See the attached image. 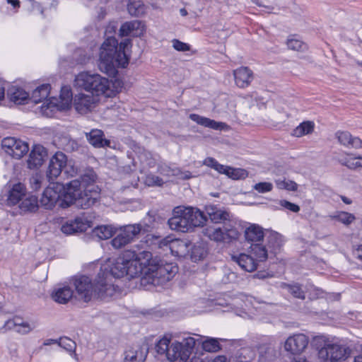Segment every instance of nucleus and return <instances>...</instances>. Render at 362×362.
<instances>
[{"label": "nucleus", "instance_id": "nucleus-1", "mask_svg": "<svg viewBox=\"0 0 362 362\" xmlns=\"http://www.w3.org/2000/svg\"><path fill=\"white\" fill-rule=\"evenodd\" d=\"M151 252L146 250L136 252L132 250L124 251L111 265L100 267L98 279L108 282L110 277L121 278L128 276L134 278L143 274V267L149 259Z\"/></svg>", "mask_w": 362, "mask_h": 362}, {"label": "nucleus", "instance_id": "nucleus-2", "mask_svg": "<svg viewBox=\"0 0 362 362\" xmlns=\"http://www.w3.org/2000/svg\"><path fill=\"white\" fill-rule=\"evenodd\" d=\"M132 46L130 39L122 40L118 47L117 40L114 37H108L100 47L98 60L99 69L111 77L117 74V69L125 68L129 61L126 50Z\"/></svg>", "mask_w": 362, "mask_h": 362}, {"label": "nucleus", "instance_id": "nucleus-3", "mask_svg": "<svg viewBox=\"0 0 362 362\" xmlns=\"http://www.w3.org/2000/svg\"><path fill=\"white\" fill-rule=\"evenodd\" d=\"M171 335L166 334L156 344L157 354L165 355L170 361L186 362L196 344V340L192 337H185L182 341H175L170 344Z\"/></svg>", "mask_w": 362, "mask_h": 362}, {"label": "nucleus", "instance_id": "nucleus-4", "mask_svg": "<svg viewBox=\"0 0 362 362\" xmlns=\"http://www.w3.org/2000/svg\"><path fill=\"white\" fill-rule=\"evenodd\" d=\"M206 211L212 222H223L222 227L206 228V235L211 240L216 242L230 243L238 238L239 232L229 221L230 215L228 212L213 206H207Z\"/></svg>", "mask_w": 362, "mask_h": 362}, {"label": "nucleus", "instance_id": "nucleus-5", "mask_svg": "<svg viewBox=\"0 0 362 362\" xmlns=\"http://www.w3.org/2000/svg\"><path fill=\"white\" fill-rule=\"evenodd\" d=\"M206 221V217L199 209L179 206L173 210V216L168 223L171 230L185 233L202 226Z\"/></svg>", "mask_w": 362, "mask_h": 362}, {"label": "nucleus", "instance_id": "nucleus-6", "mask_svg": "<svg viewBox=\"0 0 362 362\" xmlns=\"http://www.w3.org/2000/svg\"><path fill=\"white\" fill-rule=\"evenodd\" d=\"M76 87L90 92L92 95H103L107 98L114 95L112 82L101 75L90 71H82L75 78Z\"/></svg>", "mask_w": 362, "mask_h": 362}, {"label": "nucleus", "instance_id": "nucleus-7", "mask_svg": "<svg viewBox=\"0 0 362 362\" xmlns=\"http://www.w3.org/2000/svg\"><path fill=\"white\" fill-rule=\"evenodd\" d=\"M143 267V274L151 279V284H163L170 281L178 272L175 263L167 262L163 259H153L152 254Z\"/></svg>", "mask_w": 362, "mask_h": 362}, {"label": "nucleus", "instance_id": "nucleus-8", "mask_svg": "<svg viewBox=\"0 0 362 362\" xmlns=\"http://www.w3.org/2000/svg\"><path fill=\"white\" fill-rule=\"evenodd\" d=\"M74 285L78 296L85 302L90 301L93 296L103 298L112 286L111 284H106L105 281L99 279L98 274L94 284L88 276H80L74 279Z\"/></svg>", "mask_w": 362, "mask_h": 362}, {"label": "nucleus", "instance_id": "nucleus-9", "mask_svg": "<svg viewBox=\"0 0 362 362\" xmlns=\"http://www.w3.org/2000/svg\"><path fill=\"white\" fill-rule=\"evenodd\" d=\"M96 175L92 170H87L84 174L80 176L79 178L71 180L66 184L64 192H66V199L68 202H71L74 199L75 195H78L83 190L89 191L90 189H95L100 191L98 185H95Z\"/></svg>", "mask_w": 362, "mask_h": 362}, {"label": "nucleus", "instance_id": "nucleus-10", "mask_svg": "<svg viewBox=\"0 0 362 362\" xmlns=\"http://www.w3.org/2000/svg\"><path fill=\"white\" fill-rule=\"evenodd\" d=\"M72 198L74 199V197ZM99 199L100 191H95V189H90L88 192L83 190L78 195H75L74 199L69 202L66 199V192H64L61 206L66 208L71 204H75L77 207L86 209L95 205L99 201Z\"/></svg>", "mask_w": 362, "mask_h": 362}, {"label": "nucleus", "instance_id": "nucleus-11", "mask_svg": "<svg viewBox=\"0 0 362 362\" xmlns=\"http://www.w3.org/2000/svg\"><path fill=\"white\" fill-rule=\"evenodd\" d=\"M351 354V350L344 346L336 344H327L319 350V357L331 362L344 361Z\"/></svg>", "mask_w": 362, "mask_h": 362}, {"label": "nucleus", "instance_id": "nucleus-12", "mask_svg": "<svg viewBox=\"0 0 362 362\" xmlns=\"http://www.w3.org/2000/svg\"><path fill=\"white\" fill-rule=\"evenodd\" d=\"M1 147L4 151L13 158L20 159L29 150L28 144L14 137H6L1 141Z\"/></svg>", "mask_w": 362, "mask_h": 362}, {"label": "nucleus", "instance_id": "nucleus-13", "mask_svg": "<svg viewBox=\"0 0 362 362\" xmlns=\"http://www.w3.org/2000/svg\"><path fill=\"white\" fill-rule=\"evenodd\" d=\"M309 339L306 335L296 334L288 337L284 344V349L293 355H299L305 351Z\"/></svg>", "mask_w": 362, "mask_h": 362}, {"label": "nucleus", "instance_id": "nucleus-14", "mask_svg": "<svg viewBox=\"0 0 362 362\" xmlns=\"http://www.w3.org/2000/svg\"><path fill=\"white\" fill-rule=\"evenodd\" d=\"M66 156L62 152H57L50 159L47 176L50 182L54 180L61 174L66 166Z\"/></svg>", "mask_w": 362, "mask_h": 362}, {"label": "nucleus", "instance_id": "nucleus-15", "mask_svg": "<svg viewBox=\"0 0 362 362\" xmlns=\"http://www.w3.org/2000/svg\"><path fill=\"white\" fill-rule=\"evenodd\" d=\"M95 100L93 95L78 93L74 98V106L76 112L83 115L90 112L95 107Z\"/></svg>", "mask_w": 362, "mask_h": 362}, {"label": "nucleus", "instance_id": "nucleus-16", "mask_svg": "<svg viewBox=\"0 0 362 362\" xmlns=\"http://www.w3.org/2000/svg\"><path fill=\"white\" fill-rule=\"evenodd\" d=\"M26 187L21 183H15L8 186L6 202L8 206L18 204L26 196Z\"/></svg>", "mask_w": 362, "mask_h": 362}, {"label": "nucleus", "instance_id": "nucleus-17", "mask_svg": "<svg viewBox=\"0 0 362 362\" xmlns=\"http://www.w3.org/2000/svg\"><path fill=\"white\" fill-rule=\"evenodd\" d=\"M47 156V149L40 144L33 146L28 159V166L30 169L41 166Z\"/></svg>", "mask_w": 362, "mask_h": 362}, {"label": "nucleus", "instance_id": "nucleus-18", "mask_svg": "<svg viewBox=\"0 0 362 362\" xmlns=\"http://www.w3.org/2000/svg\"><path fill=\"white\" fill-rule=\"evenodd\" d=\"M148 354L146 345H134L124 351V362H144Z\"/></svg>", "mask_w": 362, "mask_h": 362}, {"label": "nucleus", "instance_id": "nucleus-19", "mask_svg": "<svg viewBox=\"0 0 362 362\" xmlns=\"http://www.w3.org/2000/svg\"><path fill=\"white\" fill-rule=\"evenodd\" d=\"M145 27L140 21L134 20L124 23L119 28V35L139 37L144 33Z\"/></svg>", "mask_w": 362, "mask_h": 362}, {"label": "nucleus", "instance_id": "nucleus-20", "mask_svg": "<svg viewBox=\"0 0 362 362\" xmlns=\"http://www.w3.org/2000/svg\"><path fill=\"white\" fill-rule=\"evenodd\" d=\"M63 200V194L61 195L57 190L52 187H47L40 198V204L46 209H52L55 204L59 202L61 206Z\"/></svg>", "mask_w": 362, "mask_h": 362}, {"label": "nucleus", "instance_id": "nucleus-21", "mask_svg": "<svg viewBox=\"0 0 362 362\" xmlns=\"http://www.w3.org/2000/svg\"><path fill=\"white\" fill-rule=\"evenodd\" d=\"M173 238L170 236L161 238L160 236L148 234L146 236V243L152 250H162L167 253L170 250V245Z\"/></svg>", "mask_w": 362, "mask_h": 362}, {"label": "nucleus", "instance_id": "nucleus-22", "mask_svg": "<svg viewBox=\"0 0 362 362\" xmlns=\"http://www.w3.org/2000/svg\"><path fill=\"white\" fill-rule=\"evenodd\" d=\"M89 227L88 221H83L81 217H76L74 221H70L63 224L61 230L64 234L71 235L85 231Z\"/></svg>", "mask_w": 362, "mask_h": 362}, {"label": "nucleus", "instance_id": "nucleus-23", "mask_svg": "<svg viewBox=\"0 0 362 362\" xmlns=\"http://www.w3.org/2000/svg\"><path fill=\"white\" fill-rule=\"evenodd\" d=\"M235 84L244 88L247 87L253 80V73L248 67L241 66L233 71Z\"/></svg>", "mask_w": 362, "mask_h": 362}, {"label": "nucleus", "instance_id": "nucleus-24", "mask_svg": "<svg viewBox=\"0 0 362 362\" xmlns=\"http://www.w3.org/2000/svg\"><path fill=\"white\" fill-rule=\"evenodd\" d=\"M232 259L236 262L243 270L252 272L257 269L258 262L251 255L241 253L238 255H233Z\"/></svg>", "mask_w": 362, "mask_h": 362}, {"label": "nucleus", "instance_id": "nucleus-25", "mask_svg": "<svg viewBox=\"0 0 362 362\" xmlns=\"http://www.w3.org/2000/svg\"><path fill=\"white\" fill-rule=\"evenodd\" d=\"M335 136L339 143L346 147L361 148L362 140L358 137L352 136L349 132L337 131Z\"/></svg>", "mask_w": 362, "mask_h": 362}, {"label": "nucleus", "instance_id": "nucleus-26", "mask_svg": "<svg viewBox=\"0 0 362 362\" xmlns=\"http://www.w3.org/2000/svg\"><path fill=\"white\" fill-rule=\"evenodd\" d=\"M7 96L15 104L21 105L30 100L29 94L22 88L11 86L7 90Z\"/></svg>", "mask_w": 362, "mask_h": 362}, {"label": "nucleus", "instance_id": "nucleus-27", "mask_svg": "<svg viewBox=\"0 0 362 362\" xmlns=\"http://www.w3.org/2000/svg\"><path fill=\"white\" fill-rule=\"evenodd\" d=\"M189 248L190 243L189 241L173 238L169 252L177 257H185L188 255Z\"/></svg>", "mask_w": 362, "mask_h": 362}, {"label": "nucleus", "instance_id": "nucleus-28", "mask_svg": "<svg viewBox=\"0 0 362 362\" xmlns=\"http://www.w3.org/2000/svg\"><path fill=\"white\" fill-rule=\"evenodd\" d=\"M264 234L262 227L256 224H252L245 230V238L247 243H258L264 238Z\"/></svg>", "mask_w": 362, "mask_h": 362}, {"label": "nucleus", "instance_id": "nucleus-29", "mask_svg": "<svg viewBox=\"0 0 362 362\" xmlns=\"http://www.w3.org/2000/svg\"><path fill=\"white\" fill-rule=\"evenodd\" d=\"M73 296V291L69 286L56 288L52 293V299L61 304L66 303Z\"/></svg>", "mask_w": 362, "mask_h": 362}, {"label": "nucleus", "instance_id": "nucleus-30", "mask_svg": "<svg viewBox=\"0 0 362 362\" xmlns=\"http://www.w3.org/2000/svg\"><path fill=\"white\" fill-rule=\"evenodd\" d=\"M103 132L100 129H92L90 132L86 133V137L90 144L95 147H104L110 144L108 140L103 139Z\"/></svg>", "mask_w": 362, "mask_h": 362}, {"label": "nucleus", "instance_id": "nucleus-31", "mask_svg": "<svg viewBox=\"0 0 362 362\" xmlns=\"http://www.w3.org/2000/svg\"><path fill=\"white\" fill-rule=\"evenodd\" d=\"M189 119L199 125L205 127L211 128L213 129H221L226 126L225 123L216 122L209 118L199 115L197 114H190Z\"/></svg>", "mask_w": 362, "mask_h": 362}, {"label": "nucleus", "instance_id": "nucleus-32", "mask_svg": "<svg viewBox=\"0 0 362 362\" xmlns=\"http://www.w3.org/2000/svg\"><path fill=\"white\" fill-rule=\"evenodd\" d=\"M248 252L254 257L257 262H264L268 257L267 249L259 243L251 244Z\"/></svg>", "mask_w": 362, "mask_h": 362}, {"label": "nucleus", "instance_id": "nucleus-33", "mask_svg": "<svg viewBox=\"0 0 362 362\" xmlns=\"http://www.w3.org/2000/svg\"><path fill=\"white\" fill-rule=\"evenodd\" d=\"M51 86L48 83L42 84L36 88L30 97V100L34 103H39L47 99L50 92Z\"/></svg>", "mask_w": 362, "mask_h": 362}, {"label": "nucleus", "instance_id": "nucleus-34", "mask_svg": "<svg viewBox=\"0 0 362 362\" xmlns=\"http://www.w3.org/2000/svg\"><path fill=\"white\" fill-rule=\"evenodd\" d=\"M116 233V228L110 225H102L93 230V235L100 240H107Z\"/></svg>", "mask_w": 362, "mask_h": 362}, {"label": "nucleus", "instance_id": "nucleus-35", "mask_svg": "<svg viewBox=\"0 0 362 362\" xmlns=\"http://www.w3.org/2000/svg\"><path fill=\"white\" fill-rule=\"evenodd\" d=\"M39 207L38 201L35 196L25 197L19 205V208L22 212H34Z\"/></svg>", "mask_w": 362, "mask_h": 362}, {"label": "nucleus", "instance_id": "nucleus-36", "mask_svg": "<svg viewBox=\"0 0 362 362\" xmlns=\"http://www.w3.org/2000/svg\"><path fill=\"white\" fill-rule=\"evenodd\" d=\"M121 230L130 242L133 241L142 230H145L140 223L127 225L122 227Z\"/></svg>", "mask_w": 362, "mask_h": 362}, {"label": "nucleus", "instance_id": "nucleus-37", "mask_svg": "<svg viewBox=\"0 0 362 362\" xmlns=\"http://www.w3.org/2000/svg\"><path fill=\"white\" fill-rule=\"evenodd\" d=\"M191 259L193 262H197L204 259L207 255V250L204 243H197L190 246Z\"/></svg>", "mask_w": 362, "mask_h": 362}, {"label": "nucleus", "instance_id": "nucleus-38", "mask_svg": "<svg viewBox=\"0 0 362 362\" xmlns=\"http://www.w3.org/2000/svg\"><path fill=\"white\" fill-rule=\"evenodd\" d=\"M223 340V339L206 337L202 342V349L207 352H217L221 349L220 341Z\"/></svg>", "mask_w": 362, "mask_h": 362}, {"label": "nucleus", "instance_id": "nucleus-39", "mask_svg": "<svg viewBox=\"0 0 362 362\" xmlns=\"http://www.w3.org/2000/svg\"><path fill=\"white\" fill-rule=\"evenodd\" d=\"M268 247L272 252H276L282 245L281 235L278 233H271L267 237Z\"/></svg>", "mask_w": 362, "mask_h": 362}, {"label": "nucleus", "instance_id": "nucleus-40", "mask_svg": "<svg viewBox=\"0 0 362 362\" xmlns=\"http://www.w3.org/2000/svg\"><path fill=\"white\" fill-rule=\"evenodd\" d=\"M203 164L208 167H210L216 171H218L221 174L226 175L228 173V169H229V166L223 165L220 164L216 159L211 157H208L203 161Z\"/></svg>", "mask_w": 362, "mask_h": 362}, {"label": "nucleus", "instance_id": "nucleus-41", "mask_svg": "<svg viewBox=\"0 0 362 362\" xmlns=\"http://www.w3.org/2000/svg\"><path fill=\"white\" fill-rule=\"evenodd\" d=\"M314 129L312 122H303L293 130V135L298 137L311 133Z\"/></svg>", "mask_w": 362, "mask_h": 362}, {"label": "nucleus", "instance_id": "nucleus-42", "mask_svg": "<svg viewBox=\"0 0 362 362\" xmlns=\"http://www.w3.org/2000/svg\"><path fill=\"white\" fill-rule=\"evenodd\" d=\"M288 48L298 52H304L307 49V45L294 36L290 37L286 42Z\"/></svg>", "mask_w": 362, "mask_h": 362}, {"label": "nucleus", "instance_id": "nucleus-43", "mask_svg": "<svg viewBox=\"0 0 362 362\" xmlns=\"http://www.w3.org/2000/svg\"><path fill=\"white\" fill-rule=\"evenodd\" d=\"M58 344L69 352L74 353V357L76 358L75 353L76 344L74 341L66 337H60Z\"/></svg>", "mask_w": 362, "mask_h": 362}, {"label": "nucleus", "instance_id": "nucleus-44", "mask_svg": "<svg viewBox=\"0 0 362 362\" xmlns=\"http://www.w3.org/2000/svg\"><path fill=\"white\" fill-rule=\"evenodd\" d=\"M130 243L131 242L129 240V239L124 234L121 229L119 233L117 234V236L115 237L111 241L112 247L115 249L122 248Z\"/></svg>", "mask_w": 362, "mask_h": 362}, {"label": "nucleus", "instance_id": "nucleus-45", "mask_svg": "<svg viewBox=\"0 0 362 362\" xmlns=\"http://www.w3.org/2000/svg\"><path fill=\"white\" fill-rule=\"evenodd\" d=\"M277 188L280 189H286L288 191H296L298 185L292 180L278 179L275 180Z\"/></svg>", "mask_w": 362, "mask_h": 362}, {"label": "nucleus", "instance_id": "nucleus-46", "mask_svg": "<svg viewBox=\"0 0 362 362\" xmlns=\"http://www.w3.org/2000/svg\"><path fill=\"white\" fill-rule=\"evenodd\" d=\"M228 170V173L227 174V176L233 180L242 179L247 176V172L245 170L240 168H233L229 167Z\"/></svg>", "mask_w": 362, "mask_h": 362}, {"label": "nucleus", "instance_id": "nucleus-47", "mask_svg": "<svg viewBox=\"0 0 362 362\" xmlns=\"http://www.w3.org/2000/svg\"><path fill=\"white\" fill-rule=\"evenodd\" d=\"M334 218L345 225H349L355 220V216L353 214L344 211L339 213Z\"/></svg>", "mask_w": 362, "mask_h": 362}, {"label": "nucleus", "instance_id": "nucleus-48", "mask_svg": "<svg viewBox=\"0 0 362 362\" xmlns=\"http://www.w3.org/2000/svg\"><path fill=\"white\" fill-rule=\"evenodd\" d=\"M289 293L295 298L305 299V293L298 284L287 285Z\"/></svg>", "mask_w": 362, "mask_h": 362}, {"label": "nucleus", "instance_id": "nucleus-49", "mask_svg": "<svg viewBox=\"0 0 362 362\" xmlns=\"http://www.w3.org/2000/svg\"><path fill=\"white\" fill-rule=\"evenodd\" d=\"M34 326L32 327L31 325L27 322L23 321V319L21 318L19 325L16 327V332L21 334H26L30 332L34 329Z\"/></svg>", "mask_w": 362, "mask_h": 362}, {"label": "nucleus", "instance_id": "nucleus-50", "mask_svg": "<svg viewBox=\"0 0 362 362\" xmlns=\"http://www.w3.org/2000/svg\"><path fill=\"white\" fill-rule=\"evenodd\" d=\"M253 189L259 193H266L272 190L273 185L268 182H258L253 186Z\"/></svg>", "mask_w": 362, "mask_h": 362}, {"label": "nucleus", "instance_id": "nucleus-51", "mask_svg": "<svg viewBox=\"0 0 362 362\" xmlns=\"http://www.w3.org/2000/svg\"><path fill=\"white\" fill-rule=\"evenodd\" d=\"M145 183L148 186H161L163 184V181L157 175H148L146 176Z\"/></svg>", "mask_w": 362, "mask_h": 362}, {"label": "nucleus", "instance_id": "nucleus-52", "mask_svg": "<svg viewBox=\"0 0 362 362\" xmlns=\"http://www.w3.org/2000/svg\"><path fill=\"white\" fill-rule=\"evenodd\" d=\"M57 109V105L52 102L44 103L41 106V110L43 115L50 117L52 113Z\"/></svg>", "mask_w": 362, "mask_h": 362}, {"label": "nucleus", "instance_id": "nucleus-53", "mask_svg": "<svg viewBox=\"0 0 362 362\" xmlns=\"http://www.w3.org/2000/svg\"><path fill=\"white\" fill-rule=\"evenodd\" d=\"M279 205L294 213H298L300 211V206L298 205L285 199L280 200Z\"/></svg>", "mask_w": 362, "mask_h": 362}, {"label": "nucleus", "instance_id": "nucleus-54", "mask_svg": "<svg viewBox=\"0 0 362 362\" xmlns=\"http://www.w3.org/2000/svg\"><path fill=\"white\" fill-rule=\"evenodd\" d=\"M349 154L343 153L341 154L336 155L334 157V160L340 163L341 165L347 167L349 165L351 158H348Z\"/></svg>", "mask_w": 362, "mask_h": 362}, {"label": "nucleus", "instance_id": "nucleus-55", "mask_svg": "<svg viewBox=\"0 0 362 362\" xmlns=\"http://www.w3.org/2000/svg\"><path fill=\"white\" fill-rule=\"evenodd\" d=\"M347 168L350 170L362 168V156H358L351 158L349 165H347Z\"/></svg>", "mask_w": 362, "mask_h": 362}, {"label": "nucleus", "instance_id": "nucleus-56", "mask_svg": "<svg viewBox=\"0 0 362 362\" xmlns=\"http://www.w3.org/2000/svg\"><path fill=\"white\" fill-rule=\"evenodd\" d=\"M21 321V317H15L13 319L7 320L4 327L6 329H13L16 332L17 325H19V322Z\"/></svg>", "mask_w": 362, "mask_h": 362}, {"label": "nucleus", "instance_id": "nucleus-57", "mask_svg": "<svg viewBox=\"0 0 362 362\" xmlns=\"http://www.w3.org/2000/svg\"><path fill=\"white\" fill-rule=\"evenodd\" d=\"M173 47L177 51H189L190 49V47L188 44L182 42L178 40H173Z\"/></svg>", "mask_w": 362, "mask_h": 362}, {"label": "nucleus", "instance_id": "nucleus-58", "mask_svg": "<svg viewBox=\"0 0 362 362\" xmlns=\"http://www.w3.org/2000/svg\"><path fill=\"white\" fill-rule=\"evenodd\" d=\"M63 170L67 176L74 177L77 174L78 169L71 162L67 163L66 161Z\"/></svg>", "mask_w": 362, "mask_h": 362}, {"label": "nucleus", "instance_id": "nucleus-59", "mask_svg": "<svg viewBox=\"0 0 362 362\" xmlns=\"http://www.w3.org/2000/svg\"><path fill=\"white\" fill-rule=\"evenodd\" d=\"M60 97L63 100H65V103L69 104L72 97V93L70 89L67 88H63L62 89Z\"/></svg>", "mask_w": 362, "mask_h": 362}, {"label": "nucleus", "instance_id": "nucleus-60", "mask_svg": "<svg viewBox=\"0 0 362 362\" xmlns=\"http://www.w3.org/2000/svg\"><path fill=\"white\" fill-rule=\"evenodd\" d=\"M139 5H137L136 2H131L127 5V10L132 16H138L139 14Z\"/></svg>", "mask_w": 362, "mask_h": 362}, {"label": "nucleus", "instance_id": "nucleus-61", "mask_svg": "<svg viewBox=\"0 0 362 362\" xmlns=\"http://www.w3.org/2000/svg\"><path fill=\"white\" fill-rule=\"evenodd\" d=\"M156 212L149 211L147 214L146 217L145 218V221H147L146 225L148 227H153V223L156 221Z\"/></svg>", "mask_w": 362, "mask_h": 362}, {"label": "nucleus", "instance_id": "nucleus-62", "mask_svg": "<svg viewBox=\"0 0 362 362\" xmlns=\"http://www.w3.org/2000/svg\"><path fill=\"white\" fill-rule=\"evenodd\" d=\"M248 352H250V350L247 348H242L239 350V351H238V357L240 358L239 362H249L250 361V358H252L251 356H248V358H247L244 356V358L243 359L241 358V356L243 355L246 354Z\"/></svg>", "mask_w": 362, "mask_h": 362}, {"label": "nucleus", "instance_id": "nucleus-63", "mask_svg": "<svg viewBox=\"0 0 362 362\" xmlns=\"http://www.w3.org/2000/svg\"><path fill=\"white\" fill-rule=\"evenodd\" d=\"M30 184H31L32 188L34 190H38L41 187V181L37 176L33 177L30 179Z\"/></svg>", "mask_w": 362, "mask_h": 362}, {"label": "nucleus", "instance_id": "nucleus-64", "mask_svg": "<svg viewBox=\"0 0 362 362\" xmlns=\"http://www.w3.org/2000/svg\"><path fill=\"white\" fill-rule=\"evenodd\" d=\"M354 255L358 259L362 260V245L358 246V247L356 249V250L354 252Z\"/></svg>", "mask_w": 362, "mask_h": 362}]
</instances>
